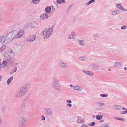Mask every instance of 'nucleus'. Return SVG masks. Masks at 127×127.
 Masks as SVG:
<instances>
[{
	"mask_svg": "<svg viewBox=\"0 0 127 127\" xmlns=\"http://www.w3.org/2000/svg\"><path fill=\"white\" fill-rule=\"evenodd\" d=\"M65 1L64 0H57V1L58 3H63Z\"/></svg>",
	"mask_w": 127,
	"mask_h": 127,
	"instance_id": "c9c22d12",
	"label": "nucleus"
},
{
	"mask_svg": "<svg viewBox=\"0 0 127 127\" xmlns=\"http://www.w3.org/2000/svg\"><path fill=\"white\" fill-rule=\"evenodd\" d=\"M98 66L97 65H94V67L95 69H96L98 68Z\"/></svg>",
	"mask_w": 127,
	"mask_h": 127,
	"instance_id": "49530a36",
	"label": "nucleus"
},
{
	"mask_svg": "<svg viewBox=\"0 0 127 127\" xmlns=\"http://www.w3.org/2000/svg\"><path fill=\"white\" fill-rule=\"evenodd\" d=\"M104 121V120H102V121H100V122H103Z\"/></svg>",
	"mask_w": 127,
	"mask_h": 127,
	"instance_id": "338daca9",
	"label": "nucleus"
},
{
	"mask_svg": "<svg viewBox=\"0 0 127 127\" xmlns=\"http://www.w3.org/2000/svg\"><path fill=\"white\" fill-rule=\"evenodd\" d=\"M114 51H113V54H118V53H115L114 52Z\"/></svg>",
	"mask_w": 127,
	"mask_h": 127,
	"instance_id": "bf43d9fd",
	"label": "nucleus"
},
{
	"mask_svg": "<svg viewBox=\"0 0 127 127\" xmlns=\"http://www.w3.org/2000/svg\"><path fill=\"white\" fill-rule=\"evenodd\" d=\"M12 40H10V39L8 38H6V37L5 39L2 42V44H3L4 43H7L11 41Z\"/></svg>",
	"mask_w": 127,
	"mask_h": 127,
	"instance_id": "aec40b11",
	"label": "nucleus"
},
{
	"mask_svg": "<svg viewBox=\"0 0 127 127\" xmlns=\"http://www.w3.org/2000/svg\"><path fill=\"white\" fill-rule=\"evenodd\" d=\"M74 89L75 90L81 91L82 90V89L81 87H79L78 86H74Z\"/></svg>",
	"mask_w": 127,
	"mask_h": 127,
	"instance_id": "b1692460",
	"label": "nucleus"
},
{
	"mask_svg": "<svg viewBox=\"0 0 127 127\" xmlns=\"http://www.w3.org/2000/svg\"><path fill=\"white\" fill-rule=\"evenodd\" d=\"M108 71H111V70L110 69H109L108 70Z\"/></svg>",
	"mask_w": 127,
	"mask_h": 127,
	"instance_id": "774afa93",
	"label": "nucleus"
},
{
	"mask_svg": "<svg viewBox=\"0 0 127 127\" xmlns=\"http://www.w3.org/2000/svg\"><path fill=\"white\" fill-rule=\"evenodd\" d=\"M117 11L118 10H117L112 11L111 12V14L112 15H115L118 14Z\"/></svg>",
	"mask_w": 127,
	"mask_h": 127,
	"instance_id": "a878e982",
	"label": "nucleus"
},
{
	"mask_svg": "<svg viewBox=\"0 0 127 127\" xmlns=\"http://www.w3.org/2000/svg\"><path fill=\"white\" fill-rule=\"evenodd\" d=\"M38 23L35 21H32L31 22L30 27L31 29L36 28Z\"/></svg>",
	"mask_w": 127,
	"mask_h": 127,
	"instance_id": "9d476101",
	"label": "nucleus"
},
{
	"mask_svg": "<svg viewBox=\"0 0 127 127\" xmlns=\"http://www.w3.org/2000/svg\"><path fill=\"white\" fill-rule=\"evenodd\" d=\"M26 101L24 100L22 102V106L24 107H26Z\"/></svg>",
	"mask_w": 127,
	"mask_h": 127,
	"instance_id": "f704fd0d",
	"label": "nucleus"
},
{
	"mask_svg": "<svg viewBox=\"0 0 127 127\" xmlns=\"http://www.w3.org/2000/svg\"><path fill=\"white\" fill-rule=\"evenodd\" d=\"M95 1V0H91L88 2H87V3H86L85 4L86 5H89L92 3L94 2Z\"/></svg>",
	"mask_w": 127,
	"mask_h": 127,
	"instance_id": "cd10ccee",
	"label": "nucleus"
},
{
	"mask_svg": "<svg viewBox=\"0 0 127 127\" xmlns=\"http://www.w3.org/2000/svg\"><path fill=\"white\" fill-rule=\"evenodd\" d=\"M53 29L52 28H49L48 29H45L42 32L44 38H48L49 37L53 32Z\"/></svg>",
	"mask_w": 127,
	"mask_h": 127,
	"instance_id": "f03ea898",
	"label": "nucleus"
},
{
	"mask_svg": "<svg viewBox=\"0 0 127 127\" xmlns=\"http://www.w3.org/2000/svg\"><path fill=\"white\" fill-rule=\"evenodd\" d=\"M59 65L61 67L63 68H66L68 67V64L65 62L62 61L60 62Z\"/></svg>",
	"mask_w": 127,
	"mask_h": 127,
	"instance_id": "39448f33",
	"label": "nucleus"
},
{
	"mask_svg": "<svg viewBox=\"0 0 127 127\" xmlns=\"http://www.w3.org/2000/svg\"><path fill=\"white\" fill-rule=\"evenodd\" d=\"M2 17L0 13V22L2 21Z\"/></svg>",
	"mask_w": 127,
	"mask_h": 127,
	"instance_id": "de8ad7c7",
	"label": "nucleus"
},
{
	"mask_svg": "<svg viewBox=\"0 0 127 127\" xmlns=\"http://www.w3.org/2000/svg\"><path fill=\"white\" fill-rule=\"evenodd\" d=\"M17 71V67H15L13 68L12 69V71L10 72V74H12L13 73H14L15 72Z\"/></svg>",
	"mask_w": 127,
	"mask_h": 127,
	"instance_id": "c85d7f7f",
	"label": "nucleus"
},
{
	"mask_svg": "<svg viewBox=\"0 0 127 127\" xmlns=\"http://www.w3.org/2000/svg\"><path fill=\"white\" fill-rule=\"evenodd\" d=\"M66 102L68 103L67 104V105L69 107H71L72 106V105L70 103H71V101L70 100H67L66 101Z\"/></svg>",
	"mask_w": 127,
	"mask_h": 127,
	"instance_id": "5701e85b",
	"label": "nucleus"
},
{
	"mask_svg": "<svg viewBox=\"0 0 127 127\" xmlns=\"http://www.w3.org/2000/svg\"><path fill=\"white\" fill-rule=\"evenodd\" d=\"M88 126L86 124H83L81 126V127H88Z\"/></svg>",
	"mask_w": 127,
	"mask_h": 127,
	"instance_id": "603ef678",
	"label": "nucleus"
},
{
	"mask_svg": "<svg viewBox=\"0 0 127 127\" xmlns=\"http://www.w3.org/2000/svg\"><path fill=\"white\" fill-rule=\"evenodd\" d=\"M7 64H8V63L7 62V61H3L1 63L2 66H6Z\"/></svg>",
	"mask_w": 127,
	"mask_h": 127,
	"instance_id": "bb28decb",
	"label": "nucleus"
},
{
	"mask_svg": "<svg viewBox=\"0 0 127 127\" xmlns=\"http://www.w3.org/2000/svg\"><path fill=\"white\" fill-rule=\"evenodd\" d=\"M77 42L79 45L80 46H84L85 45L84 41L83 40L79 39L78 40Z\"/></svg>",
	"mask_w": 127,
	"mask_h": 127,
	"instance_id": "f3484780",
	"label": "nucleus"
},
{
	"mask_svg": "<svg viewBox=\"0 0 127 127\" xmlns=\"http://www.w3.org/2000/svg\"><path fill=\"white\" fill-rule=\"evenodd\" d=\"M102 118V116L101 115H98L96 116V118L98 120H101Z\"/></svg>",
	"mask_w": 127,
	"mask_h": 127,
	"instance_id": "c756f323",
	"label": "nucleus"
},
{
	"mask_svg": "<svg viewBox=\"0 0 127 127\" xmlns=\"http://www.w3.org/2000/svg\"><path fill=\"white\" fill-rule=\"evenodd\" d=\"M100 127H110V126L107 123H105L102 125Z\"/></svg>",
	"mask_w": 127,
	"mask_h": 127,
	"instance_id": "473e14b6",
	"label": "nucleus"
},
{
	"mask_svg": "<svg viewBox=\"0 0 127 127\" xmlns=\"http://www.w3.org/2000/svg\"><path fill=\"white\" fill-rule=\"evenodd\" d=\"M26 119L25 117L23 116H21L19 118L18 122L25 123Z\"/></svg>",
	"mask_w": 127,
	"mask_h": 127,
	"instance_id": "9b49d317",
	"label": "nucleus"
},
{
	"mask_svg": "<svg viewBox=\"0 0 127 127\" xmlns=\"http://www.w3.org/2000/svg\"><path fill=\"white\" fill-rule=\"evenodd\" d=\"M2 66L1 65V64H0V71L1 70V66Z\"/></svg>",
	"mask_w": 127,
	"mask_h": 127,
	"instance_id": "052dcab7",
	"label": "nucleus"
},
{
	"mask_svg": "<svg viewBox=\"0 0 127 127\" xmlns=\"http://www.w3.org/2000/svg\"><path fill=\"white\" fill-rule=\"evenodd\" d=\"M15 65H18V64L17 63H16L15 64Z\"/></svg>",
	"mask_w": 127,
	"mask_h": 127,
	"instance_id": "e2e57ef3",
	"label": "nucleus"
},
{
	"mask_svg": "<svg viewBox=\"0 0 127 127\" xmlns=\"http://www.w3.org/2000/svg\"><path fill=\"white\" fill-rule=\"evenodd\" d=\"M15 34H16V32H14V31L9 32L6 36V38H8L10 40H12L14 38H15Z\"/></svg>",
	"mask_w": 127,
	"mask_h": 127,
	"instance_id": "20e7f679",
	"label": "nucleus"
},
{
	"mask_svg": "<svg viewBox=\"0 0 127 127\" xmlns=\"http://www.w3.org/2000/svg\"><path fill=\"white\" fill-rule=\"evenodd\" d=\"M49 16L47 13H45L41 14L40 16V18L42 20H45L48 19Z\"/></svg>",
	"mask_w": 127,
	"mask_h": 127,
	"instance_id": "ddd939ff",
	"label": "nucleus"
},
{
	"mask_svg": "<svg viewBox=\"0 0 127 127\" xmlns=\"http://www.w3.org/2000/svg\"><path fill=\"white\" fill-rule=\"evenodd\" d=\"M13 77L12 76L8 79L7 81V84L8 85H9L11 82L12 80H13Z\"/></svg>",
	"mask_w": 127,
	"mask_h": 127,
	"instance_id": "4be33fe9",
	"label": "nucleus"
},
{
	"mask_svg": "<svg viewBox=\"0 0 127 127\" xmlns=\"http://www.w3.org/2000/svg\"><path fill=\"white\" fill-rule=\"evenodd\" d=\"M24 95V93L20 90L16 93L15 95V97L16 98H20Z\"/></svg>",
	"mask_w": 127,
	"mask_h": 127,
	"instance_id": "423d86ee",
	"label": "nucleus"
},
{
	"mask_svg": "<svg viewBox=\"0 0 127 127\" xmlns=\"http://www.w3.org/2000/svg\"><path fill=\"white\" fill-rule=\"evenodd\" d=\"M55 8L53 7V8H52V11H51V12H54V11H55Z\"/></svg>",
	"mask_w": 127,
	"mask_h": 127,
	"instance_id": "5fc2aeb1",
	"label": "nucleus"
},
{
	"mask_svg": "<svg viewBox=\"0 0 127 127\" xmlns=\"http://www.w3.org/2000/svg\"><path fill=\"white\" fill-rule=\"evenodd\" d=\"M40 0H32V2L36 4L38 3Z\"/></svg>",
	"mask_w": 127,
	"mask_h": 127,
	"instance_id": "4c0bfd02",
	"label": "nucleus"
},
{
	"mask_svg": "<svg viewBox=\"0 0 127 127\" xmlns=\"http://www.w3.org/2000/svg\"><path fill=\"white\" fill-rule=\"evenodd\" d=\"M6 60L9 64H12L15 62V60L13 58L9 56L6 59Z\"/></svg>",
	"mask_w": 127,
	"mask_h": 127,
	"instance_id": "6e6552de",
	"label": "nucleus"
},
{
	"mask_svg": "<svg viewBox=\"0 0 127 127\" xmlns=\"http://www.w3.org/2000/svg\"><path fill=\"white\" fill-rule=\"evenodd\" d=\"M119 120H120L123 122H125V120L124 118H119Z\"/></svg>",
	"mask_w": 127,
	"mask_h": 127,
	"instance_id": "c03bdc74",
	"label": "nucleus"
},
{
	"mask_svg": "<svg viewBox=\"0 0 127 127\" xmlns=\"http://www.w3.org/2000/svg\"><path fill=\"white\" fill-rule=\"evenodd\" d=\"M9 54H11L12 55H13V52L12 50H11L10 51H9Z\"/></svg>",
	"mask_w": 127,
	"mask_h": 127,
	"instance_id": "3c124183",
	"label": "nucleus"
},
{
	"mask_svg": "<svg viewBox=\"0 0 127 127\" xmlns=\"http://www.w3.org/2000/svg\"><path fill=\"white\" fill-rule=\"evenodd\" d=\"M44 112L45 114L47 115H51L52 112L50 108H46L44 109Z\"/></svg>",
	"mask_w": 127,
	"mask_h": 127,
	"instance_id": "0eeeda50",
	"label": "nucleus"
},
{
	"mask_svg": "<svg viewBox=\"0 0 127 127\" xmlns=\"http://www.w3.org/2000/svg\"><path fill=\"white\" fill-rule=\"evenodd\" d=\"M5 107H3L2 108V109H5Z\"/></svg>",
	"mask_w": 127,
	"mask_h": 127,
	"instance_id": "0e129e2a",
	"label": "nucleus"
},
{
	"mask_svg": "<svg viewBox=\"0 0 127 127\" xmlns=\"http://www.w3.org/2000/svg\"><path fill=\"white\" fill-rule=\"evenodd\" d=\"M120 114L122 115H123L125 114V111H122L120 112Z\"/></svg>",
	"mask_w": 127,
	"mask_h": 127,
	"instance_id": "8fccbe9b",
	"label": "nucleus"
},
{
	"mask_svg": "<svg viewBox=\"0 0 127 127\" xmlns=\"http://www.w3.org/2000/svg\"><path fill=\"white\" fill-rule=\"evenodd\" d=\"M79 59L80 61H85L86 60V58L85 56H81L79 58Z\"/></svg>",
	"mask_w": 127,
	"mask_h": 127,
	"instance_id": "6ab92c4d",
	"label": "nucleus"
},
{
	"mask_svg": "<svg viewBox=\"0 0 127 127\" xmlns=\"http://www.w3.org/2000/svg\"><path fill=\"white\" fill-rule=\"evenodd\" d=\"M1 119L0 117V125H1Z\"/></svg>",
	"mask_w": 127,
	"mask_h": 127,
	"instance_id": "4d7b16f0",
	"label": "nucleus"
},
{
	"mask_svg": "<svg viewBox=\"0 0 127 127\" xmlns=\"http://www.w3.org/2000/svg\"><path fill=\"white\" fill-rule=\"evenodd\" d=\"M114 109L116 110H119L120 108V107L117 105L115 106L114 107Z\"/></svg>",
	"mask_w": 127,
	"mask_h": 127,
	"instance_id": "e433bc0d",
	"label": "nucleus"
},
{
	"mask_svg": "<svg viewBox=\"0 0 127 127\" xmlns=\"http://www.w3.org/2000/svg\"><path fill=\"white\" fill-rule=\"evenodd\" d=\"M18 126L19 127H25V123L18 122Z\"/></svg>",
	"mask_w": 127,
	"mask_h": 127,
	"instance_id": "412c9836",
	"label": "nucleus"
},
{
	"mask_svg": "<svg viewBox=\"0 0 127 127\" xmlns=\"http://www.w3.org/2000/svg\"><path fill=\"white\" fill-rule=\"evenodd\" d=\"M95 125V123L94 122H93L92 123L88 124L89 126H90L92 127L94 126Z\"/></svg>",
	"mask_w": 127,
	"mask_h": 127,
	"instance_id": "ea45409f",
	"label": "nucleus"
},
{
	"mask_svg": "<svg viewBox=\"0 0 127 127\" xmlns=\"http://www.w3.org/2000/svg\"><path fill=\"white\" fill-rule=\"evenodd\" d=\"M124 69L125 70H126L127 69V68L126 67H125L124 68Z\"/></svg>",
	"mask_w": 127,
	"mask_h": 127,
	"instance_id": "680f3d73",
	"label": "nucleus"
},
{
	"mask_svg": "<svg viewBox=\"0 0 127 127\" xmlns=\"http://www.w3.org/2000/svg\"><path fill=\"white\" fill-rule=\"evenodd\" d=\"M36 38L35 36L33 35H31L28 38L27 41H33L35 40Z\"/></svg>",
	"mask_w": 127,
	"mask_h": 127,
	"instance_id": "f8f14e48",
	"label": "nucleus"
},
{
	"mask_svg": "<svg viewBox=\"0 0 127 127\" xmlns=\"http://www.w3.org/2000/svg\"><path fill=\"white\" fill-rule=\"evenodd\" d=\"M84 121L82 119L79 118H78V119L76 121L78 123H83Z\"/></svg>",
	"mask_w": 127,
	"mask_h": 127,
	"instance_id": "393cba45",
	"label": "nucleus"
},
{
	"mask_svg": "<svg viewBox=\"0 0 127 127\" xmlns=\"http://www.w3.org/2000/svg\"><path fill=\"white\" fill-rule=\"evenodd\" d=\"M122 109L123 110H125V114L127 113V109H126L125 108L123 107L122 108Z\"/></svg>",
	"mask_w": 127,
	"mask_h": 127,
	"instance_id": "37998d69",
	"label": "nucleus"
},
{
	"mask_svg": "<svg viewBox=\"0 0 127 127\" xmlns=\"http://www.w3.org/2000/svg\"><path fill=\"white\" fill-rule=\"evenodd\" d=\"M4 36H0V42H1L2 40L4 37Z\"/></svg>",
	"mask_w": 127,
	"mask_h": 127,
	"instance_id": "a18cd8bd",
	"label": "nucleus"
},
{
	"mask_svg": "<svg viewBox=\"0 0 127 127\" xmlns=\"http://www.w3.org/2000/svg\"><path fill=\"white\" fill-rule=\"evenodd\" d=\"M117 7L119 8V9L122 10L123 11H127V10L126 8H124L120 4H117L116 5Z\"/></svg>",
	"mask_w": 127,
	"mask_h": 127,
	"instance_id": "4468645a",
	"label": "nucleus"
},
{
	"mask_svg": "<svg viewBox=\"0 0 127 127\" xmlns=\"http://www.w3.org/2000/svg\"><path fill=\"white\" fill-rule=\"evenodd\" d=\"M6 48V47L4 45H2L0 48V52L4 50Z\"/></svg>",
	"mask_w": 127,
	"mask_h": 127,
	"instance_id": "2f4dec72",
	"label": "nucleus"
},
{
	"mask_svg": "<svg viewBox=\"0 0 127 127\" xmlns=\"http://www.w3.org/2000/svg\"><path fill=\"white\" fill-rule=\"evenodd\" d=\"M115 119L116 120H119V118H118L117 117H115Z\"/></svg>",
	"mask_w": 127,
	"mask_h": 127,
	"instance_id": "6e6d98bb",
	"label": "nucleus"
},
{
	"mask_svg": "<svg viewBox=\"0 0 127 127\" xmlns=\"http://www.w3.org/2000/svg\"><path fill=\"white\" fill-rule=\"evenodd\" d=\"M68 39H71L72 38V37H71V36L70 34L68 35Z\"/></svg>",
	"mask_w": 127,
	"mask_h": 127,
	"instance_id": "864d4df0",
	"label": "nucleus"
},
{
	"mask_svg": "<svg viewBox=\"0 0 127 127\" xmlns=\"http://www.w3.org/2000/svg\"><path fill=\"white\" fill-rule=\"evenodd\" d=\"M97 104L100 107L103 106L105 105L104 103L101 102L100 101H98L97 102Z\"/></svg>",
	"mask_w": 127,
	"mask_h": 127,
	"instance_id": "7c9ffc66",
	"label": "nucleus"
},
{
	"mask_svg": "<svg viewBox=\"0 0 127 127\" xmlns=\"http://www.w3.org/2000/svg\"><path fill=\"white\" fill-rule=\"evenodd\" d=\"M14 31L16 33L15 34V39H17L21 37L24 33V32L22 30H19L18 32L16 31Z\"/></svg>",
	"mask_w": 127,
	"mask_h": 127,
	"instance_id": "7ed1b4c3",
	"label": "nucleus"
},
{
	"mask_svg": "<svg viewBox=\"0 0 127 127\" xmlns=\"http://www.w3.org/2000/svg\"><path fill=\"white\" fill-rule=\"evenodd\" d=\"M51 7L50 6H47L45 9V12L47 14H49L51 12Z\"/></svg>",
	"mask_w": 127,
	"mask_h": 127,
	"instance_id": "dca6fc26",
	"label": "nucleus"
},
{
	"mask_svg": "<svg viewBox=\"0 0 127 127\" xmlns=\"http://www.w3.org/2000/svg\"><path fill=\"white\" fill-rule=\"evenodd\" d=\"M82 71L85 73L86 74L90 75V76H93L94 75L93 73L90 71H85L84 70H83Z\"/></svg>",
	"mask_w": 127,
	"mask_h": 127,
	"instance_id": "2eb2a0df",
	"label": "nucleus"
},
{
	"mask_svg": "<svg viewBox=\"0 0 127 127\" xmlns=\"http://www.w3.org/2000/svg\"><path fill=\"white\" fill-rule=\"evenodd\" d=\"M7 55H8L7 53V52H5L3 55V56L5 57H7Z\"/></svg>",
	"mask_w": 127,
	"mask_h": 127,
	"instance_id": "09e8293b",
	"label": "nucleus"
},
{
	"mask_svg": "<svg viewBox=\"0 0 127 127\" xmlns=\"http://www.w3.org/2000/svg\"><path fill=\"white\" fill-rule=\"evenodd\" d=\"M113 65L119 68L121 66V64L120 63L115 62L114 63Z\"/></svg>",
	"mask_w": 127,
	"mask_h": 127,
	"instance_id": "a211bd4d",
	"label": "nucleus"
},
{
	"mask_svg": "<svg viewBox=\"0 0 127 127\" xmlns=\"http://www.w3.org/2000/svg\"><path fill=\"white\" fill-rule=\"evenodd\" d=\"M1 76L0 75V81L1 80Z\"/></svg>",
	"mask_w": 127,
	"mask_h": 127,
	"instance_id": "69168bd1",
	"label": "nucleus"
},
{
	"mask_svg": "<svg viewBox=\"0 0 127 127\" xmlns=\"http://www.w3.org/2000/svg\"><path fill=\"white\" fill-rule=\"evenodd\" d=\"M72 39H74L76 36V34L74 32H72L71 33Z\"/></svg>",
	"mask_w": 127,
	"mask_h": 127,
	"instance_id": "72a5a7b5",
	"label": "nucleus"
},
{
	"mask_svg": "<svg viewBox=\"0 0 127 127\" xmlns=\"http://www.w3.org/2000/svg\"><path fill=\"white\" fill-rule=\"evenodd\" d=\"M52 79V87L58 91L61 92V89L59 84V80L54 77H53Z\"/></svg>",
	"mask_w": 127,
	"mask_h": 127,
	"instance_id": "f257e3e1",
	"label": "nucleus"
},
{
	"mask_svg": "<svg viewBox=\"0 0 127 127\" xmlns=\"http://www.w3.org/2000/svg\"><path fill=\"white\" fill-rule=\"evenodd\" d=\"M70 86L71 87V88H72L73 87V86L72 85V84H70Z\"/></svg>",
	"mask_w": 127,
	"mask_h": 127,
	"instance_id": "13d9d810",
	"label": "nucleus"
},
{
	"mask_svg": "<svg viewBox=\"0 0 127 127\" xmlns=\"http://www.w3.org/2000/svg\"><path fill=\"white\" fill-rule=\"evenodd\" d=\"M127 28V26L126 25H124L121 27V29L122 30H125Z\"/></svg>",
	"mask_w": 127,
	"mask_h": 127,
	"instance_id": "79ce46f5",
	"label": "nucleus"
},
{
	"mask_svg": "<svg viewBox=\"0 0 127 127\" xmlns=\"http://www.w3.org/2000/svg\"><path fill=\"white\" fill-rule=\"evenodd\" d=\"M28 84H26L21 87L20 90L25 95V93L27 91V87Z\"/></svg>",
	"mask_w": 127,
	"mask_h": 127,
	"instance_id": "1a4fd4ad",
	"label": "nucleus"
},
{
	"mask_svg": "<svg viewBox=\"0 0 127 127\" xmlns=\"http://www.w3.org/2000/svg\"><path fill=\"white\" fill-rule=\"evenodd\" d=\"M100 96L101 97H107L108 96V95L107 94H100Z\"/></svg>",
	"mask_w": 127,
	"mask_h": 127,
	"instance_id": "58836bf2",
	"label": "nucleus"
},
{
	"mask_svg": "<svg viewBox=\"0 0 127 127\" xmlns=\"http://www.w3.org/2000/svg\"><path fill=\"white\" fill-rule=\"evenodd\" d=\"M41 119L42 120L44 121L45 120V118L43 115H42L41 116Z\"/></svg>",
	"mask_w": 127,
	"mask_h": 127,
	"instance_id": "a19ab883",
	"label": "nucleus"
}]
</instances>
